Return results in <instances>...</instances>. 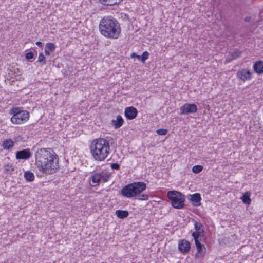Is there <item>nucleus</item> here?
Listing matches in <instances>:
<instances>
[{
  "label": "nucleus",
  "mask_w": 263,
  "mask_h": 263,
  "mask_svg": "<svg viewBox=\"0 0 263 263\" xmlns=\"http://www.w3.org/2000/svg\"><path fill=\"white\" fill-rule=\"evenodd\" d=\"M59 158L50 148H41L35 153L36 165L39 171L46 174H52L59 168Z\"/></svg>",
  "instance_id": "1"
},
{
  "label": "nucleus",
  "mask_w": 263,
  "mask_h": 263,
  "mask_svg": "<svg viewBox=\"0 0 263 263\" xmlns=\"http://www.w3.org/2000/svg\"><path fill=\"white\" fill-rule=\"evenodd\" d=\"M101 33L107 38L117 39L120 33V27L118 21L111 17H104L99 24Z\"/></svg>",
  "instance_id": "2"
},
{
  "label": "nucleus",
  "mask_w": 263,
  "mask_h": 263,
  "mask_svg": "<svg viewBox=\"0 0 263 263\" xmlns=\"http://www.w3.org/2000/svg\"><path fill=\"white\" fill-rule=\"evenodd\" d=\"M90 149L91 154L96 161H103L109 153V141L104 138L94 139L91 142Z\"/></svg>",
  "instance_id": "3"
},
{
  "label": "nucleus",
  "mask_w": 263,
  "mask_h": 263,
  "mask_svg": "<svg viewBox=\"0 0 263 263\" xmlns=\"http://www.w3.org/2000/svg\"><path fill=\"white\" fill-rule=\"evenodd\" d=\"M146 188L143 182H136L124 186L122 190V195L127 198H133L140 194Z\"/></svg>",
  "instance_id": "4"
},
{
  "label": "nucleus",
  "mask_w": 263,
  "mask_h": 263,
  "mask_svg": "<svg viewBox=\"0 0 263 263\" xmlns=\"http://www.w3.org/2000/svg\"><path fill=\"white\" fill-rule=\"evenodd\" d=\"M10 114L12 115L11 121L13 124H22L27 121L29 118V112L27 110H22L20 107L12 108Z\"/></svg>",
  "instance_id": "5"
},
{
  "label": "nucleus",
  "mask_w": 263,
  "mask_h": 263,
  "mask_svg": "<svg viewBox=\"0 0 263 263\" xmlns=\"http://www.w3.org/2000/svg\"><path fill=\"white\" fill-rule=\"evenodd\" d=\"M168 198L171 201L172 206L180 209L184 207L185 196L181 193L176 191H171L167 192Z\"/></svg>",
  "instance_id": "6"
},
{
  "label": "nucleus",
  "mask_w": 263,
  "mask_h": 263,
  "mask_svg": "<svg viewBox=\"0 0 263 263\" xmlns=\"http://www.w3.org/2000/svg\"><path fill=\"white\" fill-rule=\"evenodd\" d=\"M194 228L195 232H193L192 234L194 239L200 238V240L201 242H204L205 241L206 238L204 235V231L203 229L202 224L199 221H195Z\"/></svg>",
  "instance_id": "7"
},
{
  "label": "nucleus",
  "mask_w": 263,
  "mask_h": 263,
  "mask_svg": "<svg viewBox=\"0 0 263 263\" xmlns=\"http://www.w3.org/2000/svg\"><path fill=\"white\" fill-rule=\"evenodd\" d=\"M181 115H189L197 111V106L195 104L185 103L180 108Z\"/></svg>",
  "instance_id": "8"
},
{
  "label": "nucleus",
  "mask_w": 263,
  "mask_h": 263,
  "mask_svg": "<svg viewBox=\"0 0 263 263\" xmlns=\"http://www.w3.org/2000/svg\"><path fill=\"white\" fill-rule=\"evenodd\" d=\"M197 250V252L195 255L196 258H201L203 257L205 253L206 249L204 245L201 243V241L199 239H194Z\"/></svg>",
  "instance_id": "9"
},
{
  "label": "nucleus",
  "mask_w": 263,
  "mask_h": 263,
  "mask_svg": "<svg viewBox=\"0 0 263 263\" xmlns=\"http://www.w3.org/2000/svg\"><path fill=\"white\" fill-rule=\"evenodd\" d=\"M237 77L242 81L249 80L252 78V73L250 70L242 69L237 72Z\"/></svg>",
  "instance_id": "10"
},
{
  "label": "nucleus",
  "mask_w": 263,
  "mask_h": 263,
  "mask_svg": "<svg viewBox=\"0 0 263 263\" xmlns=\"http://www.w3.org/2000/svg\"><path fill=\"white\" fill-rule=\"evenodd\" d=\"M138 111L134 107H128L125 109L124 114L126 118L128 120H133L137 116Z\"/></svg>",
  "instance_id": "11"
},
{
  "label": "nucleus",
  "mask_w": 263,
  "mask_h": 263,
  "mask_svg": "<svg viewBox=\"0 0 263 263\" xmlns=\"http://www.w3.org/2000/svg\"><path fill=\"white\" fill-rule=\"evenodd\" d=\"M191 248V245L189 241L185 239H183L179 241L178 243V249L179 251L185 253L189 251Z\"/></svg>",
  "instance_id": "12"
},
{
  "label": "nucleus",
  "mask_w": 263,
  "mask_h": 263,
  "mask_svg": "<svg viewBox=\"0 0 263 263\" xmlns=\"http://www.w3.org/2000/svg\"><path fill=\"white\" fill-rule=\"evenodd\" d=\"M31 156V153L29 149H24L21 151H18L16 152V158L17 159L26 160Z\"/></svg>",
  "instance_id": "13"
},
{
  "label": "nucleus",
  "mask_w": 263,
  "mask_h": 263,
  "mask_svg": "<svg viewBox=\"0 0 263 263\" xmlns=\"http://www.w3.org/2000/svg\"><path fill=\"white\" fill-rule=\"evenodd\" d=\"M124 122V120L121 116L118 115L115 119H112L111 121V125L115 129H118L121 127Z\"/></svg>",
  "instance_id": "14"
},
{
  "label": "nucleus",
  "mask_w": 263,
  "mask_h": 263,
  "mask_svg": "<svg viewBox=\"0 0 263 263\" xmlns=\"http://www.w3.org/2000/svg\"><path fill=\"white\" fill-rule=\"evenodd\" d=\"M253 69L255 72L258 74L263 73V61H256L253 65Z\"/></svg>",
  "instance_id": "15"
},
{
  "label": "nucleus",
  "mask_w": 263,
  "mask_h": 263,
  "mask_svg": "<svg viewBox=\"0 0 263 263\" xmlns=\"http://www.w3.org/2000/svg\"><path fill=\"white\" fill-rule=\"evenodd\" d=\"M191 200L194 206H198L200 205V200L201 199L199 193H195L191 196Z\"/></svg>",
  "instance_id": "16"
},
{
  "label": "nucleus",
  "mask_w": 263,
  "mask_h": 263,
  "mask_svg": "<svg viewBox=\"0 0 263 263\" xmlns=\"http://www.w3.org/2000/svg\"><path fill=\"white\" fill-rule=\"evenodd\" d=\"M14 142L11 139H6L3 141L2 146L4 149H11L14 146Z\"/></svg>",
  "instance_id": "17"
},
{
  "label": "nucleus",
  "mask_w": 263,
  "mask_h": 263,
  "mask_svg": "<svg viewBox=\"0 0 263 263\" xmlns=\"http://www.w3.org/2000/svg\"><path fill=\"white\" fill-rule=\"evenodd\" d=\"M115 213L117 216L120 219H124L129 215L128 212L126 210H117Z\"/></svg>",
  "instance_id": "18"
},
{
  "label": "nucleus",
  "mask_w": 263,
  "mask_h": 263,
  "mask_svg": "<svg viewBox=\"0 0 263 263\" xmlns=\"http://www.w3.org/2000/svg\"><path fill=\"white\" fill-rule=\"evenodd\" d=\"M241 199L245 204L249 205L251 203L250 193L247 192L243 194Z\"/></svg>",
  "instance_id": "19"
},
{
  "label": "nucleus",
  "mask_w": 263,
  "mask_h": 263,
  "mask_svg": "<svg viewBox=\"0 0 263 263\" xmlns=\"http://www.w3.org/2000/svg\"><path fill=\"white\" fill-rule=\"evenodd\" d=\"M24 177L27 181H33L34 180V175L30 171H27L24 173Z\"/></svg>",
  "instance_id": "20"
},
{
  "label": "nucleus",
  "mask_w": 263,
  "mask_h": 263,
  "mask_svg": "<svg viewBox=\"0 0 263 263\" xmlns=\"http://www.w3.org/2000/svg\"><path fill=\"white\" fill-rule=\"evenodd\" d=\"M92 182L94 183H98L101 180V174L95 173L91 177Z\"/></svg>",
  "instance_id": "21"
},
{
  "label": "nucleus",
  "mask_w": 263,
  "mask_h": 263,
  "mask_svg": "<svg viewBox=\"0 0 263 263\" xmlns=\"http://www.w3.org/2000/svg\"><path fill=\"white\" fill-rule=\"evenodd\" d=\"M203 169V166L200 165H195L192 167V171L194 173H199Z\"/></svg>",
  "instance_id": "22"
},
{
  "label": "nucleus",
  "mask_w": 263,
  "mask_h": 263,
  "mask_svg": "<svg viewBox=\"0 0 263 263\" xmlns=\"http://www.w3.org/2000/svg\"><path fill=\"white\" fill-rule=\"evenodd\" d=\"M240 55H241V52L237 49L234 50L231 53V56H232V58L233 59H236L239 58L240 56Z\"/></svg>",
  "instance_id": "23"
},
{
  "label": "nucleus",
  "mask_w": 263,
  "mask_h": 263,
  "mask_svg": "<svg viewBox=\"0 0 263 263\" xmlns=\"http://www.w3.org/2000/svg\"><path fill=\"white\" fill-rule=\"evenodd\" d=\"M110 177V174H101V179L102 180L103 182H106L108 181Z\"/></svg>",
  "instance_id": "24"
},
{
  "label": "nucleus",
  "mask_w": 263,
  "mask_h": 263,
  "mask_svg": "<svg viewBox=\"0 0 263 263\" xmlns=\"http://www.w3.org/2000/svg\"><path fill=\"white\" fill-rule=\"evenodd\" d=\"M55 45L53 43H48L46 44L45 48L50 50L53 51L55 49Z\"/></svg>",
  "instance_id": "25"
},
{
  "label": "nucleus",
  "mask_w": 263,
  "mask_h": 263,
  "mask_svg": "<svg viewBox=\"0 0 263 263\" xmlns=\"http://www.w3.org/2000/svg\"><path fill=\"white\" fill-rule=\"evenodd\" d=\"M37 61L42 63V64H45L46 62V59L44 54L42 53H40L39 57H38V60Z\"/></svg>",
  "instance_id": "26"
},
{
  "label": "nucleus",
  "mask_w": 263,
  "mask_h": 263,
  "mask_svg": "<svg viewBox=\"0 0 263 263\" xmlns=\"http://www.w3.org/2000/svg\"><path fill=\"white\" fill-rule=\"evenodd\" d=\"M149 53L147 51H144L141 58V61L144 62L148 58Z\"/></svg>",
  "instance_id": "27"
},
{
  "label": "nucleus",
  "mask_w": 263,
  "mask_h": 263,
  "mask_svg": "<svg viewBox=\"0 0 263 263\" xmlns=\"http://www.w3.org/2000/svg\"><path fill=\"white\" fill-rule=\"evenodd\" d=\"M168 130L166 129L160 128L156 130V133L159 135H165Z\"/></svg>",
  "instance_id": "28"
},
{
  "label": "nucleus",
  "mask_w": 263,
  "mask_h": 263,
  "mask_svg": "<svg viewBox=\"0 0 263 263\" xmlns=\"http://www.w3.org/2000/svg\"><path fill=\"white\" fill-rule=\"evenodd\" d=\"M99 1L103 5L112 6V0H99Z\"/></svg>",
  "instance_id": "29"
},
{
  "label": "nucleus",
  "mask_w": 263,
  "mask_h": 263,
  "mask_svg": "<svg viewBox=\"0 0 263 263\" xmlns=\"http://www.w3.org/2000/svg\"><path fill=\"white\" fill-rule=\"evenodd\" d=\"M4 169L6 172H10V171H13V168H12V166L10 163L5 164L4 165Z\"/></svg>",
  "instance_id": "30"
},
{
  "label": "nucleus",
  "mask_w": 263,
  "mask_h": 263,
  "mask_svg": "<svg viewBox=\"0 0 263 263\" xmlns=\"http://www.w3.org/2000/svg\"><path fill=\"white\" fill-rule=\"evenodd\" d=\"M25 57L28 60H31L33 58L34 54L32 51L28 52L26 53Z\"/></svg>",
  "instance_id": "31"
},
{
  "label": "nucleus",
  "mask_w": 263,
  "mask_h": 263,
  "mask_svg": "<svg viewBox=\"0 0 263 263\" xmlns=\"http://www.w3.org/2000/svg\"><path fill=\"white\" fill-rule=\"evenodd\" d=\"M148 195L147 194H141V195H140L138 198V199L139 200H147L148 199Z\"/></svg>",
  "instance_id": "32"
},
{
  "label": "nucleus",
  "mask_w": 263,
  "mask_h": 263,
  "mask_svg": "<svg viewBox=\"0 0 263 263\" xmlns=\"http://www.w3.org/2000/svg\"><path fill=\"white\" fill-rule=\"evenodd\" d=\"M110 167L112 169L118 170L120 168V165L117 163H114L111 164Z\"/></svg>",
  "instance_id": "33"
},
{
  "label": "nucleus",
  "mask_w": 263,
  "mask_h": 263,
  "mask_svg": "<svg viewBox=\"0 0 263 263\" xmlns=\"http://www.w3.org/2000/svg\"><path fill=\"white\" fill-rule=\"evenodd\" d=\"M123 0H112V5H117L120 4Z\"/></svg>",
  "instance_id": "34"
},
{
  "label": "nucleus",
  "mask_w": 263,
  "mask_h": 263,
  "mask_svg": "<svg viewBox=\"0 0 263 263\" xmlns=\"http://www.w3.org/2000/svg\"><path fill=\"white\" fill-rule=\"evenodd\" d=\"M35 44L38 46L39 47H41V48H42L43 46V43L40 42V41H37L36 43H35Z\"/></svg>",
  "instance_id": "35"
},
{
  "label": "nucleus",
  "mask_w": 263,
  "mask_h": 263,
  "mask_svg": "<svg viewBox=\"0 0 263 263\" xmlns=\"http://www.w3.org/2000/svg\"><path fill=\"white\" fill-rule=\"evenodd\" d=\"M50 50L47 49H45V53L46 55H50Z\"/></svg>",
  "instance_id": "36"
},
{
  "label": "nucleus",
  "mask_w": 263,
  "mask_h": 263,
  "mask_svg": "<svg viewBox=\"0 0 263 263\" xmlns=\"http://www.w3.org/2000/svg\"><path fill=\"white\" fill-rule=\"evenodd\" d=\"M250 20H251V17H250V16H247V17H245V21L246 22H250Z\"/></svg>",
  "instance_id": "37"
},
{
  "label": "nucleus",
  "mask_w": 263,
  "mask_h": 263,
  "mask_svg": "<svg viewBox=\"0 0 263 263\" xmlns=\"http://www.w3.org/2000/svg\"><path fill=\"white\" fill-rule=\"evenodd\" d=\"M137 54L135 52H132L130 54V57L132 58H136Z\"/></svg>",
  "instance_id": "38"
},
{
  "label": "nucleus",
  "mask_w": 263,
  "mask_h": 263,
  "mask_svg": "<svg viewBox=\"0 0 263 263\" xmlns=\"http://www.w3.org/2000/svg\"><path fill=\"white\" fill-rule=\"evenodd\" d=\"M136 58H137L138 60H141V57H140V55H139L137 54Z\"/></svg>",
  "instance_id": "39"
}]
</instances>
